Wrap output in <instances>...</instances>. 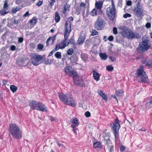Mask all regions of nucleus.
I'll use <instances>...</instances> for the list:
<instances>
[{
  "label": "nucleus",
  "mask_w": 152,
  "mask_h": 152,
  "mask_svg": "<svg viewBox=\"0 0 152 152\" xmlns=\"http://www.w3.org/2000/svg\"><path fill=\"white\" fill-rule=\"evenodd\" d=\"M71 23L69 21L66 22L64 26V39L60 44L57 45L56 47H57V50L59 49H63L67 46L69 42H67V40L71 31Z\"/></svg>",
  "instance_id": "f257e3e1"
},
{
  "label": "nucleus",
  "mask_w": 152,
  "mask_h": 152,
  "mask_svg": "<svg viewBox=\"0 0 152 152\" xmlns=\"http://www.w3.org/2000/svg\"><path fill=\"white\" fill-rule=\"evenodd\" d=\"M58 97L60 100L64 104L72 107H75L77 104L76 101L71 96L68 94L63 93L58 94Z\"/></svg>",
  "instance_id": "f03ea898"
},
{
  "label": "nucleus",
  "mask_w": 152,
  "mask_h": 152,
  "mask_svg": "<svg viewBox=\"0 0 152 152\" xmlns=\"http://www.w3.org/2000/svg\"><path fill=\"white\" fill-rule=\"evenodd\" d=\"M9 131L13 137L17 139L22 138V131L17 124L14 123L10 124L9 125Z\"/></svg>",
  "instance_id": "7ed1b4c3"
},
{
  "label": "nucleus",
  "mask_w": 152,
  "mask_h": 152,
  "mask_svg": "<svg viewBox=\"0 0 152 152\" xmlns=\"http://www.w3.org/2000/svg\"><path fill=\"white\" fill-rule=\"evenodd\" d=\"M151 44L148 38L145 36L142 38V42L139 44L137 50L139 53H142L151 47Z\"/></svg>",
  "instance_id": "20e7f679"
},
{
  "label": "nucleus",
  "mask_w": 152,
  "mask_h": 152,
  "mask_svg": "<svg viewBox=\"0 0 152 152\" xmlns=\"http://www.w3.org/2000/svg\"><path fill=\"white\" fill-rule=\"evenodd\" d=\"M122 32L121 34L124 37H126L128 39H139L141 36L139 34L134 33L128 28L124 26L122 28Z\"/></svg>",
  "instance_id": "39448f33"
},
{
  "label": "nucleus",
  "mask_w": 152,
  "mask_h": 152,
  "mask_svg": "<svg viewBox=\"0 0 152 152\" xmlns=\"http://www.w3.org/2000/svg\"><path fill=\"white\" fill-rule=\"evenodd\" d=\"M110 125L115 139L116 140L119 139V130L121 126L119 120L117 117L114 119L113 122L110 124Z\"/></svg>",
  "instance_id": "423d86ee"
},
{
  "label": "nucleus",
  "mask_w": 152,
  "mask_h": 152,
  "mask_svg": "<svg viewBox=\"0 0 152 152\" xmlns=\"http://www.w3.org/2000/svg\"><path fill=\"white\" fill-rule=\"evenodd\" d=\"M143 65H140L137 72V77L140 82L148 83V79L145 72H144Z\"/></svg>",
  "instance_id": "0eeeda50"
},
{
  "label": "nucleus",
  "mask_w": 152,
  "mask_h": 152,
  "mask_svg": "<svg viewBox=\"0 0 152 152\" xmlns=\"http://www.w3.org/2000/svg\"><path fill=\"white\" fill-rule=\"evenodd\" d=\"M44 56V55H41L35 53H31L30 57L31 63L35 66L39 65L42 62Z\"/></svg>",
  "instance_id": "6e6552de"
},
{
  "label": "nucleus",
  "mask_w": 152,
  "mask_h": 152,
  "mask_svg": "<svg viewBox=\"0 0 152 152\" xmlns=\"http://www.w3.org/2000/svg\"><path fill=\"white\" fill-rule=\"evenodd\" d=\"M107 14L108 17L110 20H113L115 14V5L113 1L112 4L107 8Z\"/></svg>",
  "instance_id": "1a4fd4ad"
},
{
  "label": "nucleus",
  "mask_w": 152,
  "mask_h": 152,
  "mask_svg": "<svg viewBox=\"0 0 152 152\" xmlns=\"http://www.w3.org/2000/svg\"><path fill=\"white\" fill-rule=\"evenodd\" d=\"M134 12L137 17H141L143 16L144 10L140 1L137 2L134 9Z\"/></svg>",
  "instance_id": "9d476101"
},
{
  "label": "nucleus",
  "mask_w": 152,
  "mask_h": 152,
  "mask_svg": "<svg viewBox=\"0 0 152 152\" xmlns=\"http://www.w3.org/2000/svg\"><path fill=\"white\" fill-rule=\"evenodd\" d=\"M104 20L100 16H98L95 22L94 28L97 30H101L104 26Z\"/></svg>",
  "instance_id": "9b49d317"
},
{
  "label": "nucleus",
  "mask_w": 152,
  "mask_h": 152,
  "mask_svg": "<svg viewBox=\"0 0 152 152\" xmlns=\"http://www.w3.org/2000/svg\"><path fill=\"white\" fill-rule=\"evenodd\" d=\"M64 70L65 73L67 75L74 77L77 76V72L69 66H66L64 69Z\"/></svg>",
  "instance_id": "f8f14e48"
},
{
  "label": "nucleus",
  "mask_w": 152,
  "mask_h": 152,
  "mask_svg": "<svg viewBox=\"0 0 152 152\" xmlns=\"http://www.w3.org/2000/svg\"><path fill=\"white\" fill-rule=\"evenodd\" d=\"M41 103L35 100H32L29 103V105L31 108L37 110Z\"/></svg>",
  "instance_id": "ddd939ff"
},
{
  "label": "nucleus",
  "mask_w": 152,
  "mask_h": 152,
  "mask_svg": "<svg viewBox=\"0 0 152 152\" xmlns=\"http://www.w3.org/2000/svg\"><path fill=\"white\" fill-rule=\"evenodd\" d=\"M142 63L146 66H152V60H148L146 58H144L141 60Z\"/></svg>",
  "instance_id": "4468645a"
},
{
  "label": "nucleus",
  "mask_w": 152,
  "mask_h": 152,
  "mask_svg": "<svg viewBox=\"0 0 152 152\" xmlns=\"http://www.w3.org/2000/svg\"><path fill=\"white\" fill-rule=\"evenodd\" d=\"M55 36L49 37L46 41L47 46H48L50 44L53 45L55 42Z\"/></svg>",
  "instance_id": "2eb2a0df"
},
{
  "label": "nucleus",
  "mask_w": 152,
  "mask_h": 152,
  "mask_svg": "<svg viewBox=\"0 0 152 152\" xmlns=\"http://www.w3.org/2000/svg\"><path fill=\"white\" fill-rule=\"evenodd\" d=\"M40 104L39 108H38L37 110L42 112H47L48 111L47 108L45 105L41 102Z\"/></svg>",
  "instance_id": "dca6fc26"
},
{
  "label": "nucleus",
  "mask_w": 152,
  "mask_h": 152,
  "mask_svg": "<svg viewBox=\"0 0 152 152\" xmlns=\"http://www.w3.org/2000/svg\"><path fill=\"white\" fill-rule=\"evenodd\" d=\"M85 39V35L80 36L77 40V43L79 45L82 44L84 42Z\"/></svg>",
  "instance_id": "f3484780"
},
{
  "label": "nucleus",
  "mask_w": 152,
  "mask_h": 152,
  "mask_svg": "<svg viewBox=\"0 0 152 152\" xmlns=\"http://www.w3.org/2000/svg\"><path fill=\"white\" fill-rule=\"evenodd\" d=\"M97 93L105 101L107 100V96L105 95L101 90H98L97 91Z\"/></svg>",
  "instance_id": "a211bd4d"
},
{
  "label": "nucleus",
  "mask_w": 152,
  "mask_h": 152,
  "mask_svg": "<svg viewBox=\"0 0 152 152\" xmlns=\"http://www.w3.org/2000/svg\"><path fill=\"white\" fill-rule=\"evenodd\" d=\"M72 124L71 126L74 127H77L79 125V123L78 122V120L77 118H73L72 120Z\"/></svg>",
  "instance_id": "6ab92c4d"
},
{
  "label": "nucleus",
  "mask_w": 152,
  "mask_h": 152,
  "mask_svg": "<svg viewBox=\"0 0 152 152\" xmlns=\"http://www.w3.org/2000/svg\"><path fill=\"white\" fill-rule=\"evenodd\" d=\"M107 134H106L105 135L104 137V140L106 142V144L108 145V146L111 144L113 145L108 134H107Z\"/></svg>",
  "instance_id": "aec40b11"
},
{
  "label": "nucleus",
  "mask_w": 152,
  "mask_h": 152,
  "mask_svg": "<svg viewBox=\"0 0 152 152\" xmlns=\"http://www.w3.org/2000/svg\"><path fill=\"white\" fill-rule=\"evenodd\" d=\"M93 76L94 79L96 81L99 80L100 75L95 71H93L92 72Z\"/></svg>",
  "instance_id": "412c9836"
},
{
  "label": "nucleus",
  "mask_w": 152,
  "mask_h": 152,
  "mask_svg": "<svg viewBox=\"0 0 152 152\" xmlns=\"http://www.w3.org/2000/svg\"><path fill=\"white\" fill-rule=\"evenodd\" d=\"M124 93V91L122 89H116L115 90V94L118 97L121 96Z\"/></svg>",
  "instance_id": "4be33fe9"
},
{
  "label": "nucleus",
  "mask_w": 152,
  "mask_h": 152,
  "mask_svg": "<svg viewBox=\"0 0 152 152\" xmlns=\"http://www.w3.org/2000/svg\"><path fill=\"white\" fill-rule=\"evenodd\" d=\"M103 5V3L102 1H99L98 2L96 3L95 5L97 8L98 10H100L101 12H102L101 9L102 8Z\"/></svg>",
  "instance_id": "5701e85b"
},
{
  "label": "nucleus",
  "mask_w": 152,
  "mask_h": 152,
  "mask_svg": "<svg viewBox=\"0 0 152 152\" xmlns=\"http://www.w3.org/2000/svg\"><path fill=\"white\" fill-rule=\"evenodd\" d=\"M93 147L94 148H102V144L99 142H96L93 143Z\"/></svg>",
  "instance_id": "b1692460"
},
{
  "label": "nucleus",
  "mask_w": 152,
  "mask_h": 152,
  "mask_svg": "<svg viewBox=\"0 0 152 152\" xmlns=\"http://www.w3.org/2000/svg\"><path fill=\"white\" fill-rule=\"evenodd\" d=\"M99 55L102 60H105L107 58V56L105 53H100Z\"/></svg>",
  "instance_id": "393cba45"
},
{
  "label": "nucleus",
  "mask_w": 152,
  "mask_h": 152,
  "mask_svg": "<svg viewBox=\"0 0 152 152\" xmlns=\"http://www.w3.org/2000/svg\"><path fill=\"white\" fill-rule=\"evenodd\" d=\"M70 6L67 3L64 6V10L63 13L65 14L67 10H69Z\"/></svg>",
  "instance_id": "a878e982"
},
{
  "label": "nucleus",
  "mask_w": 152,
  "mask_h": 152,
  "mask_svg": "<svg viewBox=\"0 0 152 152\" xmlns=\"http://www.w3.org/2000/svg\"><path fill=\"white\" fill-rule=\"evenodd\" d=\"M55 20L56 22L58 23L60 20V17L58 12H56L55 14Z\"/></svg>",
  "instance_id": "bb28decb"
},
{
  "label": "nucleus",
  "mask_w": 152,
  "mask_h": 152,
  "mask_svg": "<svg viewBox=\"0 0 152 152\" xmlns=\"http://www.w3.org/2000/svg\"><path fill=\"white\" fill-rule=\"evenodd\" d=\"M53 59H51L49 60L48 59H46L45 60V63L46 65L51 64L53 62Z\"/></svg>",
  "instance_id": "cd10ccee"
},
{
  "label": "nucleus",
  "mask_w": 152,
  "mask_h": 152,
  "mask_svg": "<svg viewBox=\"0 0 152 152\" xmlns=\"http://www.w3.org/2000/svg\"><path fill=\"white\" fill-rule=\"evenodd\" d=\"M7 10V9H4L3 8V9L0 11V15H4L7 13L9 12L8 11H6Z\"/></svg>",
  "instance_id": "c85d7f7f"
},
{
  "label": "nucleus",
  "mask_w": 152,
  "mask_h": 152,
  "mask_svg": "<svg viewBox=\"0 0 152 152\" xmlns=\"http://www.w3.org/2000/svg\"><path fill=\"white\" fill-rule=\"evenodd\" d=\"M10 89L12 93H14L17 91L18 88L16 86H10Z\"/></svg>",
  "instance_id": "c756f323"
},
{
  "label": "nucleus",
  "mask_w": 152,
  "mask_h": 152,
  "mask_svg": "<svg viewBox=\"0 0 152 152\" xmlns=\"http://www.w3.org/2000/svg\"><path fill=\"white\" fill-rule=\"evenodd\" d=\"M109 152H114V146L113 145H108L107 146Z\"/></svg>",
  "instance_id": "7c9ffc66"
},
{
  "label": "nucleus",
  "mask_w": 152,
  "mask_h": 152,
  "mask_svg": "<svg viewBox=\"0 0 152 152\" xmlns=\"http://www.w3.org/2000/svg\"><path fill=\"white\" fill-rule=\"evenodd\" d=\"M55 56L58 59H61V53L59 52H57L55 54Z\"/></svg>",
  "instance_id": "2f4dec72"
},
{
  "label": "nucleus",
  "mask_w": 152,
  "mask_h": 152,
  "mask_svg": "<svg viewBox=\"0 0 152 152\" xmlns=\"http://www.w3.org/2000/svg\"><path fill=\"white\" fill-rule=\"evenodd\" d=\"M21 8L19 7H16L13 8L12 10V12L14 13L19 11Z\"/></svg>",
  "instance_id": "473e14b6"
},
{
  "label": "nucleus",
  "mask_w": 152,
  "mask_h": 152,
  "mask_svg": "<svg viewBox=\"0 0 152 152\" xmlns=\"http://www.w3.org/2000/svg\"><path fill=\"white\" fill-rule=\"evenodd\" d=\"M97 10L95 9H93L90 13V14L91 16H94L96 15Z\"/></svg>",
  "instance_id": "72a5a7b5"
},
{
  "label": "nucleus",
  "mask_w": 152,
  "mask_h": 152,
  "mask_svg": "<svg viewBox=\"0 0 152 152\" xmlns=\"http://www.w3.org/2000/svg\"><path fill=\"white\" fill-rule=\"evenodd\" d=\"M69 42V44H75V39L72 37L69 40V42Z\"/></svg>",
  "instance_id": "f704fd0d"
},
{
  "label": "nucleus",
  "mask_w": 152,
  "mask_h": 152,
  "mask_svg": "<svg viewBox=\"0 0 152 152\" xmlns=\"http://www.w3.org/2000/svg\"><path fill=\"white\" fill-rule=\"evenodd\" d=\"M106 68L107 70L109 72L112 71L113 69V67L112 65L107 66Z\"/></svg>",
  "instance_id": "c9c22d12"
},
{
  "label": "nucleus",
  "mask_w": 152,
  "mask_h": 152,
  "mask_svg": "<svg viewBox=\"0 0 152 152\" xmlns=\"http://www.w3.org/2000/svg\"><path fill=\"white\" fill-rule=\"evenodd\" d=\"M37 19L36 18L33 17L31 20H30V23H32L34 24H35L37 23Z\"/></svg>",
  "instance_id": "e433bc0d"
},
{
  "label": "nucleus",
  "mask_w": 152,
  "mask_h": 152,
  "mask_svg": "<svg viewBox=\"0 0 152 152\" xmlns=\"http://www.w3.org/2000/svg\"><path fill=\"white\" fill-rule=\"evenodd\" d=\"M73 53V50L72 48H70L67 51V53L68 55H71Z\"/></svg>",
  "instance_id": "4c0bfd02"
},
{
  "label": "nucleus",
  "mask_w": 152,
  "mask_h": 152,
  "mask_svg": "<svg viewBox=\"0 0 152 152\" xmlns=\"http://www.w3.org/2000/svg\"><path fill=\"white\" fill-rule=\"evenodd\" d=\"M8 0H5L4 1V8H3L4 9H7L8 7Z\"/></svg>",
  "instance_id": "58836bf2"
},
{
  "label": "nucleus",
  "mask_w": 152,
  "mask_h": 152,
  "mask_svg": "<svg viewBox=\"0 0 152 152\" xmlns=\"http://www.w3.org/2000/svg\"><path fill=\"white\" fill-rule=\"evenodd\" d=\"M150 103L151 104H152V96H151L150 97V98L149 99V103L148 102H147L146 104H145V106L148 109H149V108H150L151 107H147V106Z\"/></svg>",
  "instance_id": "ea45409f"
},
{
  "label": "nucleus",
  "mask_w": 152,
  "mask_h": 152,
  "mask_svg": "<svg viewBox=\"0 0 152 152\" xmlns=\"http://www.w3.org/2000/svg\"><path fill=\"white\" fill-rule=\"evenodd\" d=\"M57 47H56L54 49H53L50 53L48 55V56H52L53 54V53L55 52V51L57 50Z\"/></svg>",
  "instance_id": "a19ab883"
},
{
  "label": "nucleus",
  "mask_w": 152,
  "mask_h": 152,
  "mask_svg": "<svg viewBox=\"0 0 152 152\" xmlns=\"http://www.w3.org/2000/svg\"><path fill=\"white\" fill-rule=\"evenodd\" d=\"M44 48V46L43 45L39 44L37 45V48L38 49L42 50Z\"/></svg>",
  "instance_id": "79ce46f5"
},
{
  "label": "nucleus",
  "mask_w": 152,
  "mask_h": 152,
  "mask_svg": "<svg viewBox=\"0 0 152 152\" xmlns=\"http://www.w3.org/2000/svg\"><path fill=\"white\" fill-rule=\"evenodd\" d=\"M92 35L94 36L98 34V32L96 30L93 29L92 30Z\"/></svg>",
  "instance_id": "37998d69"
},
{
  "label": "nucleus",
  "mask_w": 152,
  "mask_h": 152,
  "mask_svg": "<svg viewBox=\"0 0 152 152\" xmlns=\"http://www.w3.org/2000/svg\"><path fill=\"white\" fill-rule=\"evenodd\" d=\"M85 115L86 117L88 118L91 116V114L88 111L85 113Z\"/></svg>",
  "instance_id": "c03bdc74"
},
{
  "label": "nucleus",
  "mask_w": 152,
  "mask_h": 152,
  "mask_svg": "<svg viewBox=\"0 0 152 152\" xmlns=\"http://www.w3.org/2000/svg\"><path fill=\"white\" fill-rule=\"evenodd\" d=\"M131 16V15L129 13H125L123 15V17L124 18H127L128 17H130Z\"/></svg>",
  "instance_id": "a18cd8bd"
},
{
  "label": "nucleus",
  "mask_w": 152,
  "mask_h": 152,
  "mask_svg": "<svg viewBox=\"0 0 152 152\" xmlns=\"http://www.w3.org/2000/svg\"><path fill=\"white\" fill-rule=\"evenodd\" d=\"M125 149V148L124 146L121 145L120 146V150L121 151L123 152Z\"/></svg>",
  "instance_id": "49530a36"
},
{
  "label": "nucleus",
  "mask_w": 152,
  "mask_h": 152,
  "mask_svg": "<svg viewBox=\"0 0 152 152\" xmlns=\"http://www.w3.org/2000/svg\"><path fill=\"white\" fill-rule=\"evenodd\" d=\"M109 58L112 61H114L116 60V58L115 57L111 56H109Z\"/></svg>",
  "instance_id": "de8ad7c7"
},
{
  "label": "nucleus",
  "mask_w": 152,
  "mask_h": 152,
  "mask_svg": "<svg viewBox=\"0 0 152 152\" xmlns=\"http://www.w3.org/2000/svg\"><path fill=\"white\" fill-rule=\"evenodd\" d=\"M81 57L83 60H86V58H87V54H84L81 55Z\"/></svg>",
  "instance_id": "09e8293b"
},
{
  "label": "nucleus",
  "mask_w": 152,
  "mask_h": 152,
  "mask_svg": "<svg viewBox=\"0 0 152 152\" xmlns=\"http://www.w3.org/2000/svg\"><path fill=\"white\" fill-rule=\"evenodd\" d=\"M113 33L115 34H117L118 31H117V28L116 27H114L113 28Z\"/></svg>",
  "instance_id": "8fccbe9b"
},
{
  "label": "nucleus",
  "mask_w": 152,
  "mask_h": 152,
  "mask_svg": "<svg viewBox=\"0 0 152 152\" xmlns=\"http://www.w3.org/2000/svg\"><path fill=\"white\" fill-rule=\"evenodd\" d=\"M114 39V37L112 35L110 36L108 38V39L110 41H112Z\"/></svg>",
  "instance_id": "3c124183"
},
{
  "label": "nucleus",
  "mask_w": 152,
  "mask_h": 152,
  "mask_svg": "<svg viewBox=\"0 0 152 152\" xmlns=\"http://www.w3.org/2000/svg\"><path fill=\"white\" fill-rule=\"evenodd\" d=\"M51 2L49 3V6H50L51 7L52 6L54 5V3L55 2V0H51Z\"/></svg>",
  "instance_id": "603ef678"
},
{
  "label": "nucleus",
  "mask_w": 152,
  "mask_h": 152,
  "mask_svg": "<svg viewBox=\"0 0 152 152\" xmlns=\"http://www.w3.org/2000/svg\"><path fill=\"white\" fill-rule=\"evenodd\" d=\"M145 26L147 28H149L151 27V24L150 23H147L145 25Z\"/></svg>",
  "instance_id": "864d4df0"
},
{
  "label": "nucleus",
  "mask_w": 152,
  "mask_h": 152,
  "mask_svg": "<svg viewBox=\"0 0 152 152\" xmlns=\"http://www.w3.org/2000/svg\"><path fill=\"white\" fill-rule=\"evenodd\" d=\"M16 47L14 45H12L11 46L10 49L12 51H14L15 50Z\"/></svg>",
  "instance_id": "5fc2aeb1"
},
{
  "label": "nucleus",
  "mask_w": 152,
  "mask_h": 152,
  "mask_svg": "<svg viewBox=\"0 0 152 152\" xmlns=\"http://www.w3.org/2000/svg\"><path fill=\"white\" fill-rule=\"evenodd\" d=\"M132 2L131 1L129 0L126 1V5L128 6H130L132 5Z\"/></svg>",
  "instance_id": "6e6d98bb"
},
{
  "label": "nucleus",
  "mask_w": 152,
  "mask_h": 152,
  "mask_svg": "<svg viewBox=\"0 0 152 152\" xmlns=\"http://www.w3.org/2000/svg\"><path fill=\"white\" fill-rule=\"evenodd\" d=\"M43 1H39L37 4V5L38 6H41L43 4Z\"/></svg>",
  "instance_id": "4d7b16f0"
},
{
  "label": "nucleus",
  "mask_w": 152,
  "mask_h": 152,
  "mask_svg": "<svg viewBox=\"0 0 152 152\" xmlns=\"http://www.w3.org/2000/svg\"><path fill=\"white\" fill-rule=\"evenodd\" d=\"M23 38L22 37H19L18 38V42H20V43H22L23 42Z\"/></svg>",
  "instance_id": "13d9d810"
},
{
  "label": "nucleus",
  "mask_w": 152,
  "mask_h": 152,
  "mask_svg": "<svg viewBox=\"0 0 152 152\" xmlns=\"http://www.w3.org/2000/svg\"><path fill=\"white\" fill-rule=\"evenodd\" d=\"M3 86H5L7 84V81L6 80H4L2 81Z\"/></svg>",
  "instance_id": "bf43d9fd"
},
{
  "label": "nucleus",
  "mask_w": 152,
  "mask_h": 152,
  "mask_svg": "<svg viewBox=\"0 0 152 152\" xmlns=\"http://www.w3.org/2000/svg\"><path fill=\"white\" fill-rule=\"evenodd\" d=\"M56 142L59 147H60L61 146L63 147L64 146V145L63 144L60 143L58 141H56Z\"/></svg>",
  "instance_id": "052dcab7"
},
{
  "label": "nucleus",
  "mask_w": 152,
  "mask_h": 152,
  "mask_svg": "<svg viewBox=\"0 0 152 152\" xmlns=\"http://www.w3.org/2000/svg\"><path fill=\"white\" fill-rule=\"evenodd\" d=\"M29 15V13L28 11H27L23 15V17H26Z\"/></svg>",
  "instance_id": "680f3d73"
},
{
  "label": "nucleus",
  "mask_w": 152,
  "mask_h": 152,
  "mask_svg": "<svg viewBox=\"0 0 152 152\" xmlns=\"http://www.w3.org/2000/svg\"><path fill=\"white\" fill-rule=\"evenodd\" d=\"M80 6L81 7H85L86 6V4L82 2L80 4Z\"/></svg>",
  "instance_id": "e2e57ef3"
},
{
  "label": "nucleus",
  "mask_w": 152,
  "mask_h": 152,
  "mask_svg": "<svg viewBox=\"0 0 152 152\" xmlns=\"http://www.w3.org/2000/svg\"><path fill=\"white\" fill-rule=\"evenodd\" d=\"M69 20H67V21H69L71 23L70 21H72L73 20V19H74V18L73 17H70L69 18H68ZM67 21H66L67 22ZM71 23V25L72 24V23Z\"/></svg>",
  "instance_id": "0e129e2a"
},
{
  "label": "nucleus",
  "mask_w": 152,
  "mask_h": 152,
  "mask_svg": "<svg viewBox=\"0 0 152 152\" xmlns=\"http://www.w3.org/2000/svg\"><path fill=\"white\" fill-rule=\"evenodd\" d=\"M71 127L73 128L72 130L73 132L74 133L76 132V130H77V129L76 128V127H73V126H71Z\"/></svg>",
  "instance_id": "69168bd1"
},
{
  "label": "nucleus",
  "mask_w": 152,
  "mask_h": 152,
  "mask_svg": "<svg viewBox=\"0 0 152 152\" xmlns=\"http://www.w3.org/2000/svg\"><path fill=\"white\" fill-rule=\"evenodd\" d=\"M50 120L52 121H53L55 120V119L52 116H50Z\"/></svg>",
  "instance_id": "338daca9"
},
{
  "label": "nucleus",
  "mask_w": 152,
  "mask_h": 152,
  "mask_svg": "<svg viewBox=\"0 0 152 152\" xmlns=\"http://www.w3.org/2000/svg\"><path fill=\"white\" fill-rule=\"evenodd\" d=\"M14 23L15 24H17L18 23V21L17 20L15 19L14 20Z\"/></svg>",
  "instance_id": "774afa93"
}]
</instances>
